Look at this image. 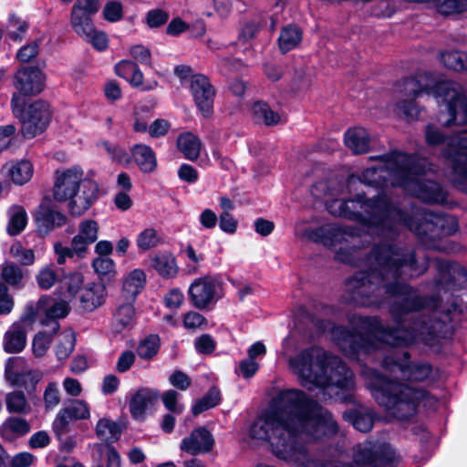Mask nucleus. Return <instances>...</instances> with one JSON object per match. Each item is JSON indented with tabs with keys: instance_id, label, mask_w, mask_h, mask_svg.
Segmentation results:
<instances>
[{
	"instance_id": "f257e3e1",
	"label": "nucleus",
	"mask_w": 467,
	"mask_h": 467,
	"mask_svg": "<svg viewBox=\"0 0 467 467\" xmlns=\"http://www.w3.org/2000/svg\"><path fill=\"white\" fill-rule=\"evenodd\" d=\"M378 160L379 165L366 169L360 176L351 175L347 181L349 193L358 184L379 189L376 198H367L363 192L354 197L336 198L344 191L340 182H318L313 191L327 188L325 196L326 207L330 214L358 223L366 228L368 235L377 234L392 239L399 226L413 232L428 249L448 254L458 253L461 246L444 240L458 231L457 219L452 215L435 213L423 208L411 210V216L406 215L389 187H400L424 202L443 203L447 193L437 182L426 178V160L393 150L383 156L370 157Z\"/></svg>"
},
{
	"instance_id": "f03ea898",
	"label": "nucleus",
	"mask_w": 467,
	"mask_h": 467,
	"mask_svg": "<svg viewBox=\"0 0 467 467\" xmlns=\"http://www.w3.org/2000/svg\"><path fill=\"white\" fill-rule=\"evenodd\" d=\"M389 313L396 327H386L378 317L350 315L348 319L352 330L336 327L326 320H318V332H329L332 339L345 356L358 362H380L386 373L408 381L435 379V371L428 362H410L406 351L394 346L423 343L434 346L443 337L451 320V311L441 310L439 299L421 296L410 285L408 294L388 295Z\"/></svg>"
},
{
	"instance_id": "7ed1b4c3",
	"label": "nucleus",
	"mask_w": 467,
	"mask_h": 467,
	"mask_svg": "<svg viewBox=\"0 0 467 467\" xmlns=\"http://www.w3.org/2000/svg\"><path fill=\"white\" fill-rule=\"evenodd\" d=\"M339 428L332 414L298 389L278 391L250 424L252 440L267 443L273 454L301 467H394L396 454L386 443L365 441L352 450V463L341 461L346 439L340 437L322 451L323 461L312 460L304 439L332 440Z\"/></svg>"
},
{
	"instance_id": "20e7f679",
	"label": "nucleus",
	"mask_w": 467,
	"mask_h": 467,
	"mask_svg": "<svg viewBox=\"0 0 467 467\" xmlns=\"http://www.w3.org/2000/svg\"><path fill=\"white\" fill-rule=\"evenodd\" d=\"M296 234L312 242L330 248L340 245L336 253L337 260L364 268L347 284L349 300L362 306L379 307L385 304L388 295L408 294L410 285L404 283L426 272L430 259L420 252L394 246L389 243L377 244L370 254L360 258L362 252L358 246L359 236L351 227L335 223H324L317 228Z\"/></svg>"
},
{
	"instance_id": "39448f33",
	"label": "nucleus",
	"mask_w": 467,
	"mask_h": 467,
	"mask_svg": "<svg viewBox=\"0 0 467 467\" xmlns=\"http://www.w3.org/2000/svg\"><path fill=\"white\" fill-rule=\"evenodd\" d=\"M400 92L410 98L397 104L398 113L408 120L418 118L420 109L414 99L421 93L432 94L438 104H444L450 115L446 126L467 124V99L462 87L453 81L441 79L433 86L426 74L405 78L400 84ZM425 140L428 146H442L441 155L451 167V176L455 183L467 182V130L448 138L436 126L429 124L425 129Z\"/></svg>"
},
{
	"instance_id": "423d86ee",
	"label": "nucleus",
	"mask_w": 467,
	"mask_h": 467,
	"mask_svg": "<svg viewBox=\"0 0 467 467\" xmlns=\"http://www.w3.org/2000/svg\"><path fill=\"white\" fill-rule=\"evenodd\" d=\"M299 384L324 400L356 403L353 372L337 356L313 346L287 359Z\"/></svg>"
},
{
	"instance_id": "0eeeda50",
	"label": "nucleus",
	"mask_w": 467,
	"mask_h": 467,
	"mask_svg": "<svg viewBox=\"0 0 467 467\" xmlns=\"http://www.w3.org/2000/svg\"><path fill=\"white\" fill-rule=\"evenodd\" d=\"M368 388L376 402L386 413L399 420H405L416 415L420 405L434 408L438 400L422 389H414L400 383L367 367L362 369Z\"/></svg>"
},
{
	"instance_id": "6e6552de",
	"label": "nucleus",
	"mask_w": 467,
	"mask_h": 467,
	"mask_svg": "<svg viewBox=\"0 0 467 467\" xmlns=\"http://www.w3.org/2000/svg\"><path fill=\"white\" fill-rule=\"evenodd\" d=\"M99 190L98 182L89 173L86 175L79 165L57 170L55 173L53 198L58 202H67L73 216L82 215L94 204Z\"/></svg>"
},
{
	"instance_id": "1a4fd4ad",
	"label": "nucleus",
	"mask_w": 467,
	"mask_h": 467,
	"mask_svg": "<svg viewBox=\"0 0 467 467\" xmlns=\"http://www.w3.org/2000/svg\"><path fill=\"white\" fill-rule=\"evenodd\" d=\"M13 114L21 122V131L25 138H33L42 133L47 127L51 112L49 105L43 100H36L26 107L19 95H12Z\"/></svg>"
},
{
	"instance_id": "9d476101",
	"label": "nucleus",
	"mask_w": 467,
	"mask_h": 467,
	"mask_svg": "<svg viewBox=\"0 0 467 467\" xmlns=\"http://www.w3.org/2000/svg\"><path fill=\"white\" fill-rule=\"evenodd\" d=\"M189 296L196 308H208L223 296L222 282L212 275L196 278L189 287Z\"/></svg>"
},
{
	"instance_id": "9b49d317",
	"label": "nucleus",
	"mask_w": 467,
	"mask_h": 467,
	"mask_svg": "<svg viewBox=\"0 0 467 467\" xmlns=\"http://www.w3.org/2000/svg\"><path fill=\"white\" fill-rule=\"evenodd\" d=\"M42 377L41 371L27 368L23 358H9L6 361L5 378L12 386L24 388L27 392L34 391Z\"/></svg>"
},
{
	"instance_id": "f8f14e48",
	"label": "nucleus",
	"mask_w": 467,
	"mask_h": 467,
	"mask_svg": "<svg viewBox=\"0 0 467 467\" xmlns=\"http://www.w3.org/2000/svg\"><path fill=\"white\" fill-rule=\"evenodd\" d=\"M46 75L38 67H22L14 75L13 85L20 98L36 96L45 88Z\"/></svg>"
},
{
	"instance_id": "ddd939ff",
	"label": "nucleus",
	"mask_w": 467,
	"mask_h": 467,
	"mask_svg": "<svg viewBox=\"0 0 467 467\" xmlns=\"http://www.w3.org/2000/svg\"><path fill=\"white\" fill-rule=\"evenodd\" d=\"M89 417L90 409L85 400H71L59 410L52 423V430L56 437L60 438L69 431L71 421L88 420Z\"/></svg>"
},
{
	"instance_id": "4468645a",
	"label": "nucleus",
	"mask_w": 467,
	"mask_h": 467,
	"mask_svg": "<svg viewBox=\"0 0 467 467\" xmlns=\"http://www.w3.org/2000/svg\"><path fill=\"white\" fill-rule=\"evenodd\" d=\"M34 220L40 235H47L56 228L66 224L67 216L50 200H44L36 209Z\"/></svg>"
},
{
	"instance_id": "2eb2a0df",
	"label": "nucleus",
	"mask_w": 467,
	"mask_h": 467,
	"mask_svg": "<svg viewBox=\"0 0 467 467\" xmlns=\"http://www.w3.org/2000/svg\"><path fill=\"white\" fill-rule=\"evenodd\" d=\"M100 8L99 0H77L71 9L70 25L74 31L88 33L93 26L92 16Z\"/></svg>"
},
{
	"instance_id": "dca6fc26",
	"label": "nucleus",
	"mask_w": 467,
	"mask_h": 467,
	"mask_svg": "<svg viewBox=\"0 0 467 467\" xmlns=\"http://www.w3.org/2000/svg\"><path fill=\"white\" fill-rule=\"evenodd\" d=\"M190 88L197 108L204 117H209L214 99V89L209 79L203 75H194L191 78Z\"/></svg>"
},
{
	"instance_id": "f3484780",
	"label": "nucleus",
	"mask_w": 467,
	"mask_h": 467,
	"mask_svg": "<svg viewBox=\"0 0 467 467\" xmlns=\"http://www.w3.org/2000/svg\"><path fill=\"white\" fill-rule=\"evenodd\" d=\"M40 306H42L44 317H41V324L44 326L51 325L53 333H57L59 328L57 319L63 318L68 314V303L64 299L57 300L44 296L40 297Z\"/></svg>"
},
{
	"instance_id": "a211bd4d",
	"label": "nucleus",
	"mask_w": 467,
	"mask_h": 467,
	"mask_svg": "<svg viewBox=\"0 0 467 467\" xmlns=\"http://www.w3.org/2000/svg\"><path fill=\"white\" fill-rule=\"evenodd\" d=\"M214 440L212 433L204 427L193 430L188 437L182 439L181 450L196 455L209 452L213 446Z\"/></svg>"
},
{
	"instance_id": "6ab92c4d",
	"label": "nucleus",
	"mask_w": 467,
	"mask_h": 467,
	"mask_svg": "<svg viewBox=\"0 0 467 467\" xmlns=\"http://www.w3.org/2000/svg\"><path fill=\"white\" fill-rule=\"evenodd\" d=\"M159 393L151 389H140L131 397L130 401V411L131 416L137 420H142L147 411L154 405L158 400Z\"/></svg>"
},
{
	"instance_id": "aec40b11",
	"label": "nucleus",
	"mask_w": 467,
	"mask_h": 467,
	"mask_svg": "<svg viewBox=\"0 0 467 467\" xmlns=\"http://www.w3.org/2000/svg\"><path fill=\"white\" fill-rule=\"evenodd\" d=\"M1 171L16 185H24L31 180L34 166L28 160L11 161L2 167Z\"/></svg>"
},
{
	"instance_id": "412c9836",
	"label": "nucleus",
	"mask_w": 467,
	"mask_h": 467,
	"mask_svg": "<svg viewBox=\"0 0 467 467\" xmlns=\"http://www.w3.org/2000/svg\"><path fill=\"white\" fill-rule=\"evenodd\" d=\"M98 234V223L91 219L84 220L78 224V232L72 238L71 244L76 251L86 254L88 246L97 241Z\"/></svg>"
},
{
	"instance_id": "4be33fe9",
	"label": "nucleus",
	"mask_w": 467,
	"mask_h": 467,
	"mask_svg": "<svg viewBox=\"0 0 467 467\" xmlns=\"http://www.w3.org/2000/svg\"><path fill=\"white\" fill-rule=\"evenodd\" d=\"M343 419L351 423L356 430L368 432L373 427L375 412L370 408L358 405L354 409L346 410L343 413Z\"/></svg>"
},
{
	"instance_id": "5701e85b",
	"label": "nucleus",
	"mask_w": 467,
	"mask_h": 467,
	"mask_svg": "<svg viewBox=\"0 0 467 467\" xmlns=\"http://www.w3.org/2000/svg\"><path fill=\"white\" fill-rule=\"evenodd\" d=\"M134 324L135 309L133 302L125 301V303H119L111 324L112 332L115 334L124 333L130 330Z\"/></svg>"
},
{
	"instance_id": "b1692460",
	"label": "nucleus",
	"mask_w": 467,
	"mask_h": 467,
	"mask_svg": "<svg viewBox=\"0 0 467 467\" xmlns=\"http://www.w3.org/2000/svg\"><path fill=\"white\" fill-rule=\"evenodd\" d=\"M146 283V275L141 269H133L124 276L121 296L125 301L134 302Z\"/></svg>"
},
{
	"instance_id": "393cba45",
	"label": "nucleus",
	"mask_w": 467,
	"mask_h": 467,
	"mask_svg": "<svg viewBox=\"0 0 467 467\" xmlns=\"http://www.w3.org/2000/svg\"><path fill=\"white\" fill-rule=\"evenodd\" d=\"M344 141L354 154H364L369 150L370 136L364 128L348 129L345 133Z\"/></svg>"
},
{
	"instance_id": "a878e982",
	"label": "nucleus",
	"mask_w": 467,
	"mask_h": 467,
	"mask_svg": "<svg viewBox=\"0 0 467 467\" xmlns=\"http://www.w3.org/2000/svg\"><path fill=\"white\" fill-rule=\"evenodd\" d=\"M106 289L100 283L88 284L80 295L82 307L87 311H92L100 306L105 300Z\"/></svg>"
},
{
	"instance_id": "bb28decb",
	"label": "nucleus",
	"mask_w": 467,
	"mask_h": 467,
	"mask_svg": "<svg viewBox=\"0 0 467 467\" xmlns=\"http://www.w3.org/2000/svg\"><path fill=\"white\" fill-rule=\"evenodd\" d=\"M30 431L28 421L21 417H8L0 426V436L12 441L17 438L23 437Z\"/></svg>"
},
{
	"instance_id": "cd10ccee",
	"label": "nucleus",
	"mask_w": 467,
	"mask_h": 467,
	"mask_svg": "<svg viewBox=\"0 0 467 467\" xmlns=\"http://www.w3.org/2000/svg\"><path fill=\"white\" fill-rule=\"evenodd\" d=\"M92 467H120V458L109 444L97 443L92 449Z\"/></svg>"
},
{
	"instance_id": "c85d7f7f",
	"label": "nucleus",
	"mask_w": 467,
	"mask_h": 467,
	"mask_svg": "<svg viewBox=\"0 0 467 467\" xmlns=\"http://www.w3.org/2000/svg\"><path fill=\"white\" fill-rule=\"evenodd\" d=\"M130 154L140 171L150 173L157 167V159L152 149L145 144H136L130 150Z\"/></svg>"
},
{
	"instance_id": "c756f323",
	"label": "nucleus",
	"mask_w": 467,
	"mask_h": 467,
	"mask_svg": "<svg viewBox=\"0 0 467 467\" xmlns=\"http://www.w3.org/2000/svg\"><path fill=\"white\" fill-rule=\"evenodd\" d=\"M19 324L13 323L4 336V349L7 353L21 352L26 344V333Z\"/></svg>"
},
{
	"instance_id": "7c9ffc66",
	"label": "nucleus",
	"mask_w": 467,
	"mask_h": 467,
	"mask_svg": "<svg viewBox=\"0 0 467 467\" xmlns=\"http://www.w3.org/2000/svg\"><path fill=\"white\" fill-rule=\"evenodd\" d=\"M434 264L439 270L441 280L437 281L436 287L437 288H444L445 290L449 289L448 281L455 275L458 274L465 278H467V267L456 265L455 263L442 260V259H435Z\"/></svg>"
},
{
	"instance_id": "2f4dec72",
	"label": "nucleus",
	"mask_w": 467,
	"mask_h": 467,
	"mask_svg": "<svg viewBox=\"0 0 467 467\" xmlns=\"http://www.w3.org/2000/svg\"><path fill=\"white\" fill-rule=\"evenodd\" d=\"M151 266L164 278H172L178 274L175 257L169 253H159L152 256Z\"/></svg>"
},
{
	"instance_id": "473e14b6",
	"label": "nucleus",
	"mask_w": 467,
	"mask_h": 467,
	"mask_svg": "<svg viewBox=\"0 0 467 467\" xmlns=\"http://www.w3.org/2000/svg\"><path fill=\"white\" fill-rule=\"evenodd\" d=\"M177 148L182 155L190 160L198 159L202 148L200 139L192 132H183L178 136Z\"/></svg>"
},
{
	"instance_id": "72a5a7b5",
	"label": "nucleus",
	"mask_w": 467,
	"mask_h": 467,
	"mask_svg": "<svg viewBox=\"0 0 467 467\" xmlns=\"http://www.w3.org/2000/svg\"><path fill=\"white\" fill-rule=\"evenodd\" d=\"M1 282L13 288L24 287L25 273L23 269L13 262L5 261L0 266Z\"/></svg>"
},
{
	"instance_id": "f704fd0d",
	"label": "nucleus",
	"mask_w": 467,
	"mask_h": 467,
	"mask_svg": "<svg viewBox=\"0 0 467 467\" xmlns=\"http://www.w3.org/2000/svg\"><path fill=\"white\" fill-rule=\"evenodd\" d=\"M302 30L296 25L285 26L278 37V45L282 53H286L296 48L302 41Z\"/></svg>"
},
{
	"instance_id": "c9c22d12",
	"label": "nucleus",
	"mask_w": 467,
	"mask_h": 467,
	"mask_svg": "<svg viewBox=\"0 0 467 467\" xmlns=\"http://www.w3.org/2000/svg\"><path fill=\"white\" fill-rule=\"evenodd\" d=\"M8 223L6 227V231L9 235H17L26 226L27 223V214L24 207L20 205H12L8 211Z\"/></svg>"
},
{
	"instance_id": "e433bc0d",
	"label": "nucleus",
	"mask_w": 467,
	"mask_h": 467,
	"mask_svg": "<svg viewBox=\"0 0 467 467\" xmlns=\"http://www.w3.org/2000/svg\"><path fill=\"white\" fill-rule=\"evenodd\" d=\"M97 437L104 441V444L115 442L120 436L119 424L108 418L100 419L95 428Z\"/></svg>"
},
{
	"instance_id": "4c0bfd02",
	"label": "nucleus",
	"mask_w": 467,
	"mask_h": 467,
	"mask_svg": "<svg viewBox=\"0 0 467 467\" xmlns=\"http://www.w3.org/2000/svg\"><path fill=\"white\" fill-rule=\"evenodd\" d=\"M63 271L54 264L41 267L36 275L37 285L44 290L50 289L61 279Z\"/></svg>"
},
{
	"instance_id": "58836bf2",
	"label": "nucleus",
	"mask_w": 467,
	"mask_h": 467,
	"mask_svg": "<svg viewBox=\"0 0 467 467\" xmlns=\"http://www.w3.org/2000/svg\"><path fill=\"white\" fill-rule=\"evenodd\" d=\"M28 22L15 14L8 17L5 31L7 37L14 42H21L27 33Z\"/></svg>"
},
{
	"instance_id": "ea45409f",
	"label": "nucleus",
	"mask_w": 467,
	"mask_h": 467,
	"mask_svg": "<svg viewBox=\"0 0 467 467\" xmlns=\"http://www.w3.org/2000/svg\"><path fill=\"white\" fill-rule=\"evenodd\" d=\"M41 317H44L39 299L37 302H28L25 306L21 317L18 321L15 322V324H19L23 328L29 330L37 319L41 322Z\"/></svg>"
},
{
	"instance_id": "a19ab883",
	"label": "nucleus",
	"mask_w": 467,
	"mask_h": 467,
	"mask_svg": "<svg viewBox=\"0 0 467 467\" xmlns=\"http://www.w3.org/2000/svg\"><path fill=\"white\" fill-rule=\"evenodd\" d=\"M6 410L10 413L27 414L30 406L22 391H12L5 396Z\"/></svg>"
},
{
	"instance_id": "79ce46f5",
	"label": "nucleus",
	"mask_w": 467,
	"mask_h": 467,
	"mask_svg": "<svg viewBox=\"0 0 467 467\" xmlns=\"http://www.w3.org/2000/svg\"><path fill=\"white\" fill-rule=\"evenodd\" d=\"M253 112L256 121H262L267 126L277 124L281 118L273 111L269 106L263 102H256L253 106Z\"/></svg>"
},
{
	"instance_id": "37998d69",
	"label": "nucleus",
	"mask_w": 467,
	"mask_h": 467,
	"mask_svg": "<svg viewBox=\"0 0 467 467\" xmlns=\"http://www.w3.org/2000/svg\"><path fill=\"white\" fill-rule=\"evenodd\" d=\"M442 64L452 70L461 71L467 69V55L457 51H447L441 54Z\"/></svg>"
},
{
	"instance_id": "c03bdc74",
	"label": "nucleus",
	"mask_w": 467,
	"mask_h": 467,
	"mask_svg": "<svg viewBox=\"0 0 467 467\" xmlns=\"http://www.w3.org/2000/svg\"><path fill=\"white\" fill-rule=\"evenodd\" d=\"M161 242L158 232L153 228H146L136 238V244L140 250L145 252L156 247Z\"/></svg>"
},
{
	"instance_id": "a18cd8bd",
	"label": "nucleus",
	"mask_w": 467,
	"mask_h": 467,
	"mask_svg": "<svg viewBox=\"0 0 467 467\" xmlns=\"http://www.w3.org/2000/svg\"><path fill=\"white\" fill-rule=\"evenodd\" d=\"M159 348V337L156 335H150L139 344L137 353L140 358L150 359L158 353Z\"/></svg>"
},
{
	"instance_id": "49530a36",
	"label": "nucleus",
	"mask_w": 467,
	"mask_h": 467,
	"mask_svg": "<svg viewBox=\"0 0 467 467\" xmlns=\"http://www.w3.org/2000/svg\"><path fill=\"white\" fill-rule=\"evenodd\" d=\"M75 347V336L72 331H67L60 335L59 341L56 347V356L58 360L66 359L73 351Z\"/></svg>"
},
{
	"instance_id": "de8ad7c7",
	"label": "nucleus",
	"mask_w": 467,
	"mask_h": 467,
	"mask_svg": "<svg viewBox=\"0 0 467 467\" xmlns=\"http://www.w3.org/2000/svg\"><path fill=\"white\" fill-rule=\"evenodd\" d=\"M9 254L23 265H31L36 260L34 251L32 249L23 247L19 242H16L10 246Z\"/></svg>"
},
{
	"instance_id": "09e8293b",
	"label": "nucleus",
	"mask_w": 467,
	"mask_h": 467,
	"mask_svg": "<svg viewBox=\"0 0 467 467\" xmlns=\"http://www.w3.org/2000/svg\"><path fill=\"white\" fill-rule=\"evenodd\" d=\"M78 36L85 38L87 41L99 51H103L108 47L109 40L107 35L103 31H99L95 26H91V30L88 33H78Z\"/></svg>"
},
{
	"instance_id": "8fccbe9b",
	"label": "nucleus",
	"mask_w": 467,
	"mask_h": 467,
	"mask_svg": "<svg viewBox=\"0 0 467 467\" xmlns=\"http://www.w3.org/2000/svg\"><path fill=\"white\" fill-rule=\"evenodd\" d=\"M53 331L51 333L39 332L37 333L32 342V350L36 357H43L50 347L52 342Z\"/></svg>"
},
{
	"instance_id": "3c124183",
	"label": "nucleus",
	"mask_w": 467,
	"mask_h": 467,
	"mask_svg": "<svg viewBox=\"0 0 467 467\" xmlns=\"http://www.w3.org/2000/svg\"><path fill=\"white\" fill-rule=\"evenodd\" d=\"M183 254L186 257L187 273L190 275L195 274L205 259L204 254L198 253L192 245H188Z\"/></svg>"
},
{
	"instance_id": "603ef678",
	"label": "nucleus",
	"mask_w": 467,
	"mask_h": 467,
	"mask_svg": "<svg viewBox=\"0 0 467 467\" xmlns=\"http://www.w3.org/2000/svg\"><path fill=\"white\" fill-rule=\"evenodd\" d=\"M124 10L123 5L119 1H109L105 4L102 9L103 18L109 23H117L123 17Z\"/></svg>"
},
{
	"instance_id": "864d4df0",
	"label": "nucleus",
	"mask_w": 467,
	"mask_h": 467,
	"mask_svg": "<svg viewBox=\"0 0 467 467\" xmlns=\"http://www.w3.org/2000/svg\"><path fill=\"white\" fill-rule=\"evenodd\" d=\"M92 266L101 277L110 278L115 275V262L109 257L98 256L93 260Z\"/></svg>"
},
{
	"instance_id": "5fc2aeb1",
	"label": "nucleus",
	"mask_w": 467,
	"mask_h": 467,
	"mask_svg": "<svg viewBox=\"0 0 467 467\" xmlns=\"http://www.w3.org/2000/svg\"><path fill=\"white\" fill-rule=\"evenodd\" d=\"M47 410H53L60 402L59 389L57 383L49 382L43 395Z\"/></svg>"
},
{
	"instance_id": "6e6d98bb",
	"label": "nucleus",
	"mask_w": 467,
	"mask_h": 467,
	"mask_svg": "<svg viewBox=\"0 0 467 467\" xmlns=\"http://www.w3.org/2000/svg\"><path fill=\"white\" fill-rule=\"evenodd\" d=\"M100 147L108 152L113 161L123 164L130 162L129 154L119 146L105 140L100 143Z\"/></svg>"
},
{
	"instance_id": "4d7b16f0",
	"label": "nucleus",
	"mask_w": 467,
	"mask_h": 467,
	"mask_svg": "<svg viewBox=\"0 0 467 467\" xmlns=\"http://www.w3.org/2000/svg\"><path fill=\"white\" fill-rule=\"evenodd\" d=\"M15 300L9 294L8 286L0 281V316H5L12 312Z\"/></svg>"
},
{
	"instance_id": "13d9d810",
	"label": "nucleus",
	"mask_w": 467,
	"mask_h": 467,
	"mask_svg": "<svg viewBox=\"0 0 467 467\" xmlns=\"http://www.w3.org/2000/svg\"><path fill=\"white\" fill-rule=\"evenodd\" d=\"M162 401L165 408L175 414H181L184 406L178 402L179 394L175 390L170 389L162 394Z\"/></svg>"
},
{
	"instance_id": "bf43d9fd",
	"label": "nucleus",
	"mask_w": 467,
	"mask_h": 467,
	"mask_svg": "<svg viewBox=\"0 0 467 467\" xmlns=\"http://www.w3.org/2000/svg\"><path fill=\"white\" fill-rule=\"evenodd\" d=\"M127 81H129L131 86L138 88L142 91L151 90L158 86V83L156 81L145 83L143 81V73L141 72L138 66L133 70L130 78H128Z\"/></svg>"
},
{
	"instance_id": "052dcab7",
	"label": "nucleus",
	"mask_w": 467,
	"mask_h": 467,
	"mask_svg": "<svg viewBox=\"0 0 467 467\" xmlns=\"http://www.w3.org/2000/svg\"><path fill=\"white\" fill-rule=\"evenodd\" d=\"M54 252L57 255V261L58 265H64L67 258H72L75 255L81 258L85 255L84 253L76 251L72 245L71 247H67L62 245L61 243H56L54 244Z\"/></svg>"
},
{
	"instance_id": "680f3d73",
	"label": "nucleus",
	"mask_w": 467,
	"mask_h": 467,
	"mask_svg": "<svg viewBox=\"0 0 467 467\" xmlns=\"http://www.w3.org/2000/svg\"><path fill=\"white\" fill-rule=\"evenodd\" d=\"M39 51V47L36 42H31L19 48L16 53V59L21 63L29 62L36 57Z\"/></svg>"
},
{
	"instance_id": "e2e57ef3",
	"label": "nucleus",
	"mask_w": 467,
	"mask_h": 467,
	"mask_svg": "<svg viewBox=\"0 0 467 467\" xmlns=\"http://www.w3.org/2000/svg\"><path fill=\"white\" fill-rule=\"evenodd\" d=\"M168 14L161 9L150 10L146 15V22L150 28L164 25L168 21Z\"/></svg>"
},
{
	"instance_id": "0e129e2a",
	"label": "nucleus",
	"mask_w": 467,
	"mask_h": 467,
	"mask_svg": "<svg viewBox=\"0 0 467 467\" xmlns=\"http://www.w3.org/2000/svg\"><path fill=\"white\" fill-rule=\"evenodd\" d=\"M130 54L133 59L143 65H150L151 54L148 47L135 45L130 47Z\"/></svg>"
},
{
	"instance_id": "69168bd1",
	"label": "nucleus",
	"mask_w": 467,
	"mask_h": 467,
	"mask_svg": "<svg viewBox=\"0 0 467 467\" xmlns=\"http://www.w3.org/2000/svg\"><path fill=\"white\" fill-rule=\"evenodd\" d=\"M237 220L230 213H222L219 217L220 229L228 234H234L237 230Z\"/></svg>"
},
{
	"instance_id": "338daca9",
	"label": "nucleus",
	"mask_w": 467,
	"mask_h": 467,
	"mask_svg": "<svg viewBox=\"0 0 467 467\" xmlns=\"http://www.w3.org/2000/svg\"><path fill=\"white\" fill-rule=\"evenodd\" d=\"M64 284L70 296H75L83 284V275L80 273H71L65 276Z\"/></svg>"
},
{
	"instance_id": "774afa93",
	"label": "nucleus",
	"mask_w": 467,
	"mask_h": 467,
	"mask_svg": "<svg viewBox=\"0 0 467 467\" xmlns=\"http://www.w3.org/2000/svg\"><path fill=\"white\" fill-rule=\"evenodd\" d=\"M36 457L27 451L19 452L10 460L11 467H30L35 462Z\"/></svg>"
}]
</instances>
